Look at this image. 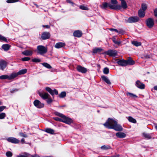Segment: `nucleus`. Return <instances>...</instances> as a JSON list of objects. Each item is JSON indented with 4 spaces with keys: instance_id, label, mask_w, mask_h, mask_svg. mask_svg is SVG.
Segmentation results:
<instances>
[{
    "instance_id": "obj_1",
    "label": "nucleus",
    "mask_w": 157,
    "mask_h": 157,
    "mask_svg": "<svg viewBox=\"0 0 157 157\" xmlns=\"http://www.w3.org/2000/svg\"><path fill=\"white\" fill-rule=\"evenodd\" d=\"M103 125L108 129H113L117 131H121L123 130L121 125L118 124L115 120L110 118H109Z\"/></svg>"
},
{
    "instance_id": "obj_2",
    "label": "nucleus",
    "mask_w": 157,
    "mask_h": 157,
    "mask_svg": "<svg viewBox=\"0 0 157 157\" xmlns=\"http://www.w3.org/2000/svg\"><path fill=\"white\" fill-rule=\"evenodd\" d=\"M102 5V8L104 9L108 7L110 9L113 10H119L121 8V6L119 5H112L110 4H108L106 2L103 3Z\"/></svg>"
},
{
    "instance_id": "obj_3",
    "label": "nucleus",
    "mask_w": 157,
    "mask_h": 157,
    "mask_svg": "<svg viewBox=\"0 0 157 157\" xmlns=\"http://www.w3.org/2000/svg\"><path fill=\"white\" fill-rule=\"evenodd\" d=\"M48 51L47 48L42 45H38L37 47V54L41 55H43L46 54Z\"/></svg>"
},
{
    "instance_id": "obj_4",
    "label": "nucleus",
    "mask_w": 157,
    "mask_h": 157,
    "mask_svg": "<svg viewBox=\"0 0 157 157\" xmlns=\"http://www.w3.org/2000/svg\"><path fill=\"white\" fill-rule=\"evenodd\" d=\"M16 78V75L15 74L11 73L10 75H3L0 76V79H8L10 80L12 79Z\"/></svg>"
},
{
    "instance_id": "obj_5",
    "label": "nucleus",
    "mask_w": 157,
    "mask_h": 157,
    "mask_svg": "<svg viewBox=\"0 0 157 157\" xmlns=\"http://www.w3.org/2000/svg\"><path fill=\"white\" fill-rule=\"evenodd\" d=\"M146 23L147 26L149 28H151L154 25V21L153 18H149L146 20Z\"/></svg>"
},
{
    "instance_id": "obj_6",
    "label": "nucleus",
    "mask_w": 157,
    "mask_h": 157,
    "mask_svg": "<svg viewBox=\"0 0 157 157\" xmlns=\"http://www.w3.org/2000/svg\"><path fill=\"white\" fill-rule=\"evenodd\" d=\"M35 106L38 108L40 109L44 107V104L38 100H36L33 102Z\"/></svg>"
},
{
    "instance_id": "obj_7",
    "label": "nucleus",
    "mask_w": 157,
    "mask_h": 157,
    "mask_svg": "<svg viewBox=\"0 0 157 157\" xmlns=\"http://www.w3.org/2000/svg\"><path fill=\"white\" fill-rule=\"evenodd\" d=\"M139 20V18L137 16L131 17L128 19L127 21L129 23H132L138 22Z\"/></svg>"
},
{
    "instance_id": "obj_8",
    "label": "nucleus",
    "mask_w": 157,
    "mask_h": 157,
    "mask_svg": "<svg viewBox=\"0 0 157 157\" xmlns=\"http://www.w3.org/2000/svg\"><path fill=\"white\" fill-rule=\"evenodd\" d=\"M106 53L109 56L114 57L117 55V52L114 50H108Z\"/></svg>"
},
{
    "instance_id": "obj_9",
    "label": "nucleus",
    "mask_w": 157,
    "mask_h": 157,
    "mask_svg": "<svg viewBox=\"0 0 157 157\" xmlns=\"http://www.w3.org/2000/svg\"><path fill=\"white\" fill-rule=\"evenodd\" d=\"M45 89L46 91L48 92L52 95H53L54 94L56 95L58 94V92L55 89L52 90L50 88L48 87H46L45 88Z\"/></svg>"
},
{
    "instance_id": "obj_10",
    "label": "nucleus",
    "mask_w": 157,
    "mask_h": 157,
    "mask_svg": "<svg viewBox=\"0 0 157 157\" xmlns=\"http://www.w3.org/2000/svg\"><path fill=\"white\" fill-rule=\"evenodd\" d=\"M38 94L39 96L43 99H45L48 98L49 95L47 93H45V92H38Z\"/></svg>"
},
{
    "instance_id": "obj_11",
    "label": "nucleus",
    "mask_w": 157,
    "mask_h": 157,
    "mask_svg": "<svg viewBox=\"0 0 157 157\" xmlns=\"http://www.w3.org/2000/svg\"><path fill=\"white\" fill-rule=\"evenodd\" d=\"M7 62L3 60L0 61V70L3 71L6 67Z\"/></svg>"
},
{
    "instance_id": "obj_12",
    "label": "nucleus",
    "mask_w": 157,
    "mask_h": 157,
    "mask_svg": "<svg viewBox=\"0 0 157 157\" xmlns=\"http://www.w3.org/2000/svg\"><path fill=\"white\" fill-rule=\"evenodd\" d=\"M50 36V34L48 32H44L42 34L41 38L43 40H45L49 39Z\"/></svg>"
},
{
    "instance_id": "obj_13",
    "label": "nucleus",
    "mask_w": 157,
    "mask_h": 157,
    "mask_svg": "<svg viewBox=\"0 0 157 157\" xmlns=\"http://www.w3.org/2000/svg\"><path fill=\"white\" fill-rule=\"evenodd\" d=\"M117 63L120 66H125L127 65V60L124 59H118Z\"/></svg>"
},
{
    "instance_id": "obj_14",
    "label": "nucleus",
    "mask_w": 157,
    "mask_h": 157,
    "mask_svg": "<svg viewBox=\"0 0 157 157\" xmlns=\"http://www.w3.org/2000/svg\"><path fill=\"white\" fill-rule=\"evenodd\" d=\"M62 122L68 124H70L72 122V120L71 119L64 116L63 118Z\"/></svg>"
},
{
    "instance_id": "obj_15",
    "label": "nucleus",
    "mask_w": 157,
    "mask_h": 157,
    "mask_svg": "<svg viewBox=\"0 0 157 157\" xmlns=\"http://www.w3.org/2000/svg\"><path fill=\"white\" fill-rule=\"evenodd\" d=\"M76 68L78 71L82 73H85L87 71V69L86 68L80 65L78 66Z\"/></svg>"
},
{
    "instance_id": "obj_16",
    "label": "nucleus",
    "mask_w": 157,
    "mask_h": 157,
    "mask_svg": "<svg viewBox=\"0 0 157 157\" xmlns=\"http://www.w3.org/2000/svg\"><path fill=\"white\" fill-rule=\"evenodd\" d=\"M7 140L10 142L14 144H17L19 142V140L13 137H10L8 138Z\"/></svg>"
},
{
    "instance_id": "obj_17",
    "label": "nucleus",
    "mask_w": 157,
    "mask_h": 157,
    "mask_svg": "<svg viewBox=\"0 0 157 157\" xmlns=\"http://www.w3.org/2000/svg\"><path fill=\"white\" fill-rule=\"evenodd\" d=\"M82 32L79 30H77L74 32L73 35L74 36L79 37L82 36Z\"/></svg>"
},
{
    "instance_id": "obj_18",
    "label": "nucleus",
    "mask_w": 157,
    "mask_h": 157,
    "mask_svg": "<svg viewBox=\"0 0 157 157\" xmlns=\"http://www.w3.org/2000/svg\"><path fill=\"white\" fill-rule=\"evenodd\" d=\"M33 53V51L32 50H26L22 52V54L26 56H30L32 55Z\"/></svg>"
},
{
    "instance_id": "obj_19",
    "label": "nucleus",
    "mask_w": 157,
    "mask_h": 157,
    "mask_svg": "<svg viewBox=\"0 0 157 157\" xmlns=\"http://www.w3.org/2000/svg\"><path fill=\"white\" fill-rule=\"evenodd\" d=\"M136 86L138 88L142 89H144L145 87L144 85L139 81H137L136 82Z\"/></svg>"
},
{
    "instance_id": "obj_20",
    "label": "nucleus",
    "mask_w": 157,
    "mask_h": 157,
    "mask_svg": "<svg viewBox=\"0 0 157 157\" xmlns=\"http://www.w3.org/2000/svg\"><path fill=\"white\" fill-rule=\"evenodd\" d=\"M27 71L26 69H24L19 71L17 73H13V74L15 75L16 77L18 75L25 74L26 73Z\"/></svg>"
},
{
    "instance_id": "obj_21",
    "label": "nucleus",
    "mask_w": 157,
    "mask_h": 157,
    "mask_svg": "<svg viewBox=\"0 0 157 157\" xmlns=\"http://www.w3.org/2000/svg\"><path fill=\"white\" fill-rule=\"evenodd\" d=\"M116 136L118 138H124L126 136V134L122 132H118L116 134Z\"/></svg>"
},
{
    "instance_id": "obj_22",
    "label": "nucleus",
    "mask_w": 157,
    "mask_h": 157,
    "mask_svg": "<svg viewBox=\"0 0 157 157\" xmlns=\"http://www.w3.org/2000/svg\"><path fill=\"white\" fill-rule=\"evenodd\" d=\"M65 45V44L64 43L59 42L56 44L55 45V47L57 48H59L63 47Z\"/></svg>"
},
{
    "instance_id": "obj_23",
    "label": "nucleus",
    "mask_w": 157,
    "mask_h": 157,
    "mask_svg": "<svg viewBox=\"0 0 157 157\" xmlns=\"http://www.w3.org/2000/svg\"><path fill=\"white\" fill-rule=\"evenodd\" d=\"M101 78L102 80H103L105 82H106L107 84H111V83L109 80L108 79L107 77L104 75H102L101 76Z\"/></svg>"
},
{
    "instance_id": "obj_24",
    "label": "nucleus",
    "mask_w": 157,
    "mask_h": 157,
    "mask_svg": "<svg viewBox=\"0 0 157 157\" xmlns=\"http://www.w3.org/2000/svg\"><path fill=\"white\" fill-rule=\"evenodd\" d=\"M138 14L140 17L143 18L144 16L145 13V11L142 10L141 9H140L138 11Z\"/></svg>"
},
{
    "instance_id": "obj_25",
    "label": "nucleus",
    "mask_w": 157,
    "mask_h": 157,
    "mask_svg": "<svg viewBox=\"0 0 157 157\" xmlns=\"http://www.w3.org/2000/svg\"><path fill=\"white\" fill-rule=\"evenodd\" d=\"M10 45L8 44H4L2 46V48L5 51H8L9 49Z\"/></svg>"
},
{
    "instance_id": "obj_26",
    "label": "nucleus",
    "mask_w": 157,
    "mask_h": 157,
    "mask_svg": "<svg viewBox=\"0 0 157 157\" xmlns=\"http://www.w3.org/2000/svg\"><path fill=\"white\" fill-rule=\"evenodd\" d=\"M120 1H121V5L122 8L124 9H126L127 8V6L125 0H121Z\"/></svg>"
},
{
    "instance_id": "obj_27",
    "label": "nucleus",
    "mask_w": 157,
    "mask_h": 157,
    "mask_svg": "<svg viewBox=\"0 0 157 157\" xmlns=\"http://www.w3.org/2000/svg\"><path fill=\"white\" fill-rule=\"evenodd\" d=\"M45 131L48 133H49L52 134H54V130L52 129L48 128L45 130Z\"/></svg>"
},
{
    "instance_id": "obj_28",
    "label": "nucleus",
    "mask_w": 157,
    "mask_h": 157,
    "mask_svg": "<svg viewBox=\"0 0 157 157\" xmlns=\"http://www.w3.org/2000/svg\"><path fill=\"white\" fill-rule=\"evenodd\" d=\"M102 49L100 48H95L93 49V52L94 53H96L98 52H100L102 51Z\"/></svg>"
},
{
    "instance_id": "obj_29",
    "label": "nucleus",
    "mask_w": 157,
    "mask_h": 157,
    "mask_svg": "<svg viewBox=\"0 0 157 157\" xmlns=\"http://www.w3.org/2000/svg\"><path fill=\"white\" fill-rule=\"evenodd\" d=\"M128 120L129 122L133 123H136V120L131 117H128Z\"/></svg>"
},
{
    "instance_id": "obj_30",
    "label": "nucleus",
    "mask_w": 157,
    "mask_h": 157,
    "mask_svg": "<svg viewBox=\"0 0 157 157\" xmlns=\"http://www.w3.org/2000/svg\"><path fill=\"white\" fill-rule=\"evenodd\" d=\"M111 148L110 146L108 145H103L101 147V149L102 150H107Z\"/></svg>"
},
{
    "instance_id": "obj_31",
    "label": "nucleus",
    "mask_w": 157,
    "mask_h": 157,
    "mask_svg": "<svg viewBox=\"0 0 157 157\" xmlns=\"http://www.w3.org/2000/svg\"><path fill=\"white\" fill-rule=\"evenodd\" d=\"M42 64L45 67L48 69H51L52 67L48 63H42Z\"/></svg>"
},
{
    "instance_id": "obj_32",
    "label": "nucleus",
    "mask_w": 157,
    "mask_h": 157,
    "mask_svg": "<svg viewBox=\"0 0 157 157\" xmlns=\"http://www.w3.org/2000/svg\"><path fill=\"white\" fill-rule=\"evenodd\" d=\"M132 44L136 46H140L141 44L140 42H139L137 41H133L132 42Z\"/></svg>"
},
{
    "instance_id": "obj_33",
    "label": "nucleus",
    "mask_w": 157,
    "mask_h": 157,
    "mask_svg": "<svg viewBox=\"0 0 157 157\" xmlns=\"http://www.w3.org/2000/svg\"><path fill=\"white\" fill-rule=\"evenodd\" d=\"M143 136L144 137L147 139H149L151 138V136L149 134L144 133H143Z\"/></svg>"
},
{
    "instance_id": "obj_34",
    "label": "nucleus",
    "mask_w": 157,
    "mask_h": 157,
    "mask_svg": "<svg viewBox=\"0 0 157 157\" xmlns=\"http://www.w3.org/2000/svg\"><path fill=\"white\" fill-rule=\"evenodd\" d=\"M112 40L115 44L118 45H119L121 44L120 41H117L116 40V36H114Z\"/></svg>"
},
{
    "instance_id": "obj_35",
    "label": "nucleus",
    "mask_w": 157,
    "mask_h": 157,
    "mask_svg": "<svg viewBox=\"0 0 157 157\" xmlns=\"http://www.w3.org/2000/svg\"><path fill=\"white\" fill-rule=\"evenodd\" d=\"M147 8V5L146 4L143 3L141 5V10L144 11L146 10Z\"/></svg>"
},
{
    "instance_id": "obj_36",
    "label": "nucleus",
    "mask_w": 157,
    "mask_h": 157,
    "mask_svg": "<svg viewBox=\"0 0 157 157\" xmlns=\"http://www.w3.org/2000/svg\"><path fill=\"white\" fill-rule=\"evenodd\" d=\"M17 157H30V155L29 154L26 153L23 155H17Z\"/></svg>"
},
{
    "instance_id": "obj_37",
    "label": "nucleus",
    "mask_w": 157,
    "mask_h": 157,
    "mask_svg": "<svg viewBox=\"0 0 157 157\" xmlns=\"http://www.w3.org/2000/svg\"><path fill=\"white\" fill-rule=\"evenodd\" d=\"M127 65H132L135 63L134 61L132 59H129L128 60H127Z\"/></svg>"
},
{
    "instance_id": "obj_38",
    "label": "nucleus",
    "mask_w": 157,
    "mask_h": 157,
    "mask_svg": "<svg viewBox=\"0 0 157 157\" xmlns=\"http://www.w3.org/2000/svg\"><path fill=\"white\" fill-rule=\"evenodd\" d=\"M103 73L105 74H108L109 72V70L108 67H105L103 70Z\"/></svg>"
},
{
    "instance_id": "obj_39",
    "label": "nucleus",
    "mask_w": 157,
    "mask_h": 157,
    "mask_svg": "<svg viewBox=\"0 0 157 157\" xmlns=\"http://www.w3.org/2000/svg\"><path fill=\"white\" fill-rule=\"evenodd\" d=\"M54 113L56 115L58 116H59L60 117H61L62 118L64 116L63 114L61 113H59L57 112H55Z\"/></svg>"
},
{
    "instance_id": "obj_40",
    "label": "nucleus",
    "mask_w": 157,
    "mask_h": 157,
    "mask_svg": "<svg viewBox=\"0 0 157 157\" xmlns=\"http://www.w3.org/2000/svg\"><path fill=\"white\" fill-rule=\"evenodd\" d=\"M127 95L128 96H129L131 98H135L136 97H137L136 95H135L133 94L130 93H127Z\"/></svg>"
},
{
    "instance_id": "obj_41",
    "label": "nucleus",
    "mask_w": 157,
    "mask_h": 157,
    "mask_svg": "<svg viewBox=\"0 0 157 157\" xmlns=\"http://www.w3.org/2000/svg\"><path fill=\"white\" fill-rule=\"evenodd\" d=\"M6 116V114L5 113H0V119H2L4 118Z\"/></svg>"
},
{
    "instance_id": "obj_42",
    "label": "nucleus",
    "mask_w": 157,
    "mask_h": 157,
    "mask_svg": "<svg viewBox=\"0 0 157 157\" xmlns=\"http://www.w3.org/2000/svg\"><path fill=\"white\" fill-rule=\"evenodd\" d=\"M66 95V93L65 92H62L59 95V97L60 98H63Z\"/></svg>"
},
{
    "instance_id": "obj_43",
    "label": "nucleus",
    "mask_w": 157,
    "mask_h": 157,
    "mask_svg": "<svg viewBox=\"0 0 157 157\" xmlns=\"http://www.w3.org/2000/svg\"><path fill=\"white\" fill-rule=\"evenodd\" d=\"M79 8L82 10H88V8L84 5H81L79 6Z\"/></svg>"
},
{
    "instance_id": "obj_44",
    "label": "nucleus",
    "mask_w": 157,
    "mask_h": 157,
    "mask_svg": "<svg viewBox=\"0 0 157 157\" xmlns=\"http://www.w3.org/2000/svg\"><path fill=\"white\" fill-rule=\"evenodd\" d=\"M6 155L7 157H11L12 156V153L10 151H8L6 152Z\"/></svg>"
},
{
    "instance_id": "obj_45",
    "label": "nucleus",
    "mask_w": 157,
    "mask_h": 157,
    "mask_svg": "<svg viewBox=\"0 0 157 157\" xmlns=\"http://www.w3.org/2000/svg\"><path fill=\"white\" fill-rule=\"evenodd\" d=\"M32 62L36 63L40 62L41 61V60L40 59L34 58L32 60Z\"/></svg>"
},
{
    "instance_id": "obj_46",
    "label": "nucleus",
    "mask_w": 157,
    "mask_h": 157,
    "mask_svg": "<svg viewBox=\"0 0 157 157\" xmlns=\"http://www.w3.org/2000/svg\"><path fill=\"white\" fill-rule=\"evenodd\" d=\"M19 135L21 137H23L24 138H26L27 137V135L22 132H20L19 133Z\"/></svg>"
},
{
    "instance_id": "obj_47",
    "label": "nucleus",
    "mask_w": 157,
    "mask_h": 157,
    "mask_svg": "<svg viewBox=\"0 0 157 157\" xmlns=\"http://www.w3.org/2000/svg\"><path fill=\"white\" fill-rule=\"evenodd\" d=\"M30 58L29 57H25L21 59V60L23 61H26L29 60Z\"/></svg>"
},
{
    "instance_id": "obj_48",
    "label": "nucleus",
    "mask_w": 157,
    "mask_h": 157,
    "mask_svg": "<svg viewBox=\"0 0 157 157\" xmlns=\"http://www.w3.org/2000/svg\"><path fill=\"white\" fill-rule=\"evenodd\" d=\"M18 0H8L6 1V2L8 3H12L17 2Z\"/></svg>"
},
{
    "instance_id": "obj_49",
    "label": "nucleus",
    "mask_w": 157,
    "mask_h": 157,
    "mask_svg": "<svg viewBox=\"0 0 157 157\" xmlns=\"http://www.w3.org/2000/svg\"><path fill=\"white\" fill-rule=\"evenodd\" d=\"M18 90L19 89H13L10 90V92L12 93H14L17 91H18Z\"/></svg>"
},
{
    "instance_id": "obj_50",
    "label": "nucleus",
    "mask_w": 157,
    "mask_h": 157,
    "mask_svg": "<svg viewBox=\"0 0 157 157\" xmlns=\"http://www.w3.org/2000/svg\"><path fill=\"white\" fill-rule=\"evenodd\" d=\"M0 40H2L4 41H7V39L5 37L2 36L1 35H0Z\"/></svg>"
},
{
    "instance_id": "obj_51",
    "label": "nucleus",
    "mask_w": 157,
    "mask_h": 157,
    "mask_svg": "<svg viewBox=\"0 0 157 157\" xmlns=\"http://www.w3.org/2000/svg\"><path fill=\"white\" fill-rule=\"evenodd\" d=\"M54 119L56 121H62V119H60L58 117H54Z\"/></svg>"
},
{
    "instance_id": "obj_52",
    "label": "nucleus",
    "mask_w": 157,
    "mask_h": 157,
    "mask_svg": "<svg viewBox=\"0 0 157 157\" xmlns=\"http://www.w3.org/2000/svg\"><path fill=\"white\" fill-rule=\"evenodd\" d=\"M111 2L113 4H116L117 3V2L116 0H111Z\"/></svg>"
},
{
    "instance_id": "obj_53",
    "label": "nucleus",
    "mask_w": 157,
    "mask_h": 157,
    "mask_svg": "<svg viewBox=\"0 0 157 157\" xmlns=\"http://www.w3.org/2000/svg\"><path fill=\"white\" fill-rule=\"evenodd\" d=\"M48 99L47 101V102L49 104L52 102V100L51 98H48Z\"/></svg>"
},
{
    "instance_id": "obj_54",
    "label": "nucleus",
    "mask_w": 157,
    "mask_h": 157,
    "mask_svg": "<svg viewBox=\"0 0 157 157\" xmlns=\"http://www.w3.org/2000/svg\"><path fill=\"white\" fill-rule=\"evenodd\" d=\"M124 31L122 29H120L119 31L118 30V32L119 34H123L124 33Z\"/></svg>"
},
{
    "instance_id": "obj_55",
    "label": "nucleus",
    "mask_w": 157,
    "mask_h": 157,
    "mask_svg": "<svg viewBox=\"0 0 157 157\" xmlns=\"http://www.w3.org/2000/svg\"><path fill=\"white\" fill-rule=\"evenodd\" d=\"M6 107L4 106H0V112L2 111Z\"/></svg>"
},
{
    "instance_id": "obj_56",
    "label": "nucleus",
    "mask_w": 157,
    "mask_h": 157,
    "mask_svg": "<svg viewBox=\"0 0 157 157\" xmlns=\"http://www.w3.org/2000/svg\"><path fill=\"white\" fill-rule=\"evenodd\" d=\"M109 30L111 31H114L117 33L118 32V30L116 29L111 28Z\"/></svg>"
},
{
    "instance_id": "obj_57",
    "label": "nucleus",
    "mask_w": 157,
    "mask_h": 157,
    "mask_svg": "<svg viewBox=\"0 0 157 157\" xmlns=\"http://www.w3.org/2000/svg\"><path fill=\"white\" fill-rule=\"evenodd\" d=\"M42 26L44 28H45L47 29H48L50 27L49 25H43Z\"/></svg>"
},
{
    "instance_id": "obj_58",
    "label": "nucleus",
    "mask_w": 157,
    "mask_h": 157,
    "mask_svg": "<svg viewBox=\"0 0 157 157\" xmlns=\"http://www.w3.org/2000/svg\"><path fill=\"white\" fill-rule=\"evenodd\" d=\"M30 157H40L39 155H30Z\"/></svg>"
},
{
    "instance_id": "obj_59",
    "label": "nucleus",
    "mask_w": 157,
    "mask_h": 157,
    "mask_svg": "<svg viewBox=\"0 0 157 157\" xmlns=\"http://www.w3.org/2000/svg\"><path fill=\"white\" fill-rule=\"evenodd\" d=\"M21 141L22 143H25V140L24 139H22L21 140Z\"/></svg>"
},
{
    "instance_id": "obj_60",
    "label": "nucleus",
    "mask_w": 157,
    "mask_h": 157,
    "mask_svg": "<svg viewBox=\"0 0 157 157\" xmlns=\"http://www.w3.org/2000/svg\"><path fill=\"white\" fill-rule=\"evenodd\" d=\"M154 89L155 90H157V86H155L154 87Z\"/></svg>"
},
{
    "instance_id": "obj_61",
    "label": "nucleus",
    "mask_w": 157,
    "mask_h": 157,
    "mask_svg": "<svg viewBox=\"0 0 157 157\" xmlns=\"http://www.w3.org/2000/svg\"><path fill=\"white\" fill-rule=\"evenodd\" d=\"M67 1L68 3L73 4V3H72L70 0H67Z\"/></svg>"
},
{
    "instance_id": "obj_62",
    "label": "nucleus",
    "mask_w": 157,
    "mask_h": 157,
    "mask_svg": "<svg viewBox=\"0 0 157 157\" xmlns=\"http://www.w3.org/2000/svg\"><path fill=\"white\" fill-rule=\"evenodd\" d=\"M155 128H156V129L157 130V125H156L155 126Z\"/></svg>"
},
{
    "instance_id": "obj_63",
    "label": "nucleus",
    "mask_w": 157,
    "mask_h": 157,
    "mask_svg": "<svg viewBox=\"0 0 157 157\" xmlns=\"http://www.w3.org/2000/svg\"><path fill=\"white\" fill-rule=\"evenodd\" d=\"M97 66H98V67H100V65L99 64H98V65H97Z\"/></svg>"
},
{
    "instance_id": "obj_64",
    "label": "nucleus",
    "mask_w": 157,
    "mask_h": 157,
    "mask_svg": "<svg viewBox=\"0 0 157 157\" xmlns=\"http://www.w3.org/2000/svg\"><path fill=\"white\" fill-rule=\"evenodd\" d=\"M37 7H38V6L37 5H36Z\"/></svg>"
}]
</instances>
